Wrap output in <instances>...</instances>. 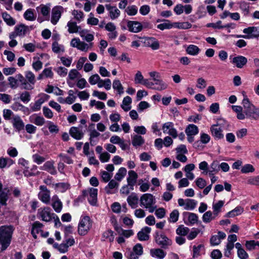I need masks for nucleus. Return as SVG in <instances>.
<instances>
[{
  "instance_id": "29",
  "label": "nucleus",
  "mask_w": 259,
  "mask_h": 259,
  "mask_svg": "<svg viewBox=\"0 0 259 259\" xmlns=\"http://www.w3.org/2000/svg\"><path fill=\"white\" fill-rule=\"evenodd\" d=\"M2 17L4 21L9 26H13L16 24L15 20L7 12L2 13Z\"/></svg>"
},
{
  "instance_id": "13",
  "label": "nucleus",
  "mask_w": 259,
  "mask_h": 259,
  "mask_svg": "<svg viewBox=\"0 0 259 259\" xmlns=\"http://www.w3.org/2000/svg\"><path fill=\"white\" fill-rule=\"evenodd\" d=\"M127 26L131 32L137 33L142 30L141 23L138 21H129Z\"/></svg>"
},
{
  "instance_id": "24",
  "label": "nucleus",
  "mask_w": 259,
  "mask_h": 259,
  "mask_svg": "<svg viewBox=\"0 0 259 259\" xmlns=\"http://www.w3.org/2000/svg\"><path fill=\"white\" fill-rule=\"evenodd\" d=\"M36 10L38 12H40L43 16L46 17L45 20H49L50 12V8L49 7L42 5L37 7Z\"/></svg>"
},
{
  "instance_id": "27",
  "label": "nucleus",
  "mask_w": 259,
  "mask_h": 259,
  "mask_svg": "<svg viewBox=\"0 0 259 259\" xmlns=\"http://www.w3.org/2000/svg\"><path fill=\"white\" fill-rule=\"evenodd\" d=\"M198 127L193 124H190L188 125L185 130L186 134L187 136H194L198 133Z\"/></svg>"
},
{
  "instance_id": "50",
  "label": "nucleus",
  "mask_w": 259,
  "mask_h": 259,
  "mask_svg": "<svg viewBox=\"0 0 259 259\" xmlns=\"http://www.w3.org/2000/svg\"><path fill=\"white\" fill-rule=\"evenodd\" d=\"M255 170V168L252 165L250 164H246L241 167V171L243 174L248 172H253Z\"/></svg>"
},
{
  "instance_id": "60",
  "label": "nucleus",
  "mask_w": 259,
  "mask_h": 259,
  "mask_svg": "<svg viewBox=\"0 0 259 259\" xmlns=\"http://www.w3.org/2000/svg\"><path fill=\"white\" fill-rule=\"evenodd\" d=\"M100 135V134L95 129L90 131L89 140L91 145L93 146L94 145L93 143V139L99 137Z\"/></svg>"
},
{
  "instance_id": "1",
  "label": "nucleus",
  "mask_w": 259,
  "mask_h": 259,
  "mask_svg": "<svg viewBox=\"0 0 259 259\" xmlns=\"http://www.w3.org/2000/svg\"><path fill=\"white\" fill-rule=\"evenodd\" d=\"M242 94L244 98L242 102L243 106V113L245 118H248L251 119H257L259 118V108H256L249 100L244 91Z\"/></svg>"
},
{
  "instance_id": "34",
  "label": "nucleus",
  "mask_w": 259,
  "mask_h": 259,
  "mask_svg": "<svg viewBox=\"0 0 259 259\" xmlns=\"http://www.w3.org/2000/svg\"><path fill=\"white\" fill-rule=\"evenodd\" d=\"M243 211V208L241 206H238L235 208L233 210L228 212L226 217L228 218L234 217L236 215L241 214Z\"/></svg>"
},
{
  "instance_id": "37",
  "label": "nucleus",
  "mask_w": 259,
  "mask_h": 259,
  "mask_svg": "<svg viewBox=\"0 0 259 259\" xmlns=\"http://www.w3.org/2000/svg\"><path fill=\"white\" fill-rule=\"evenodd\" d=\"M145 142L144 139L141 136L135 135L132 139V144L134 146H141Z\"/></svg>"
},
{
  "instance_id": "18",
  "label": "nucleus",
  "mask_w": 259,
  "mask_h": 259,
  "mask_svg": "<svg viewBox=\"0 0 259 259\" xmlns=\"http://www.w3.org/2000/svg\"><path fill=\"white\" fill-rule=\"evenodd\" d=\"M69 134L76 140H80L83 137L84 133L79 127H72L69 130Z\"/></svg>"
},
{
  "instance_id": "19",
  "label": "nucleus",
  "mask_w": 259,
  "mask_h": 259,
  "mask_svg": "<svg viewBox=\"0 0 259 259\" xmlns=\"http://www.w3.org/2000/svg\"><path fill=\"white\" fill-rule=\"evenodd\" d=\"M247 62L246 58L242 56H238L234 57L232 60L233 63L235 64L236 66L239 68L243 67Z\"/></svg>"
},
{
  "instance_id": "55",
  "label": "nucleus",
  "mask_w": 259,
  "mask_h": 259,
  "mask_svg": "<svg viewBox=\"0 0 259 259\" xmlns=\"http://www.w3.org/2000/svg\"><path fill=\"white\" fill-rule=\"evenodd\" d=\"M33 161L37 164H40L43 163L46 158L38 154H35L32 155Z\"/></svg>"
},
{
  "instance_id": "36",
  "label": "nucleus",
  "mask_w": 259,
  "mask_h": 259,
  "mask_svg": "<svg viewBox=\"0 0 259 259\" xmlns=\"http://www.w3.org/2000/svg\"><path fill=\"white\" fill-rule=\"evenodd\" d=\"M186 51L187 54L195 56L199 53L200 49L197 46L195 45H190L187 47Z\"/></svg>"
},
{
  "instance_id": "61",
  "label": "nucleus",
  "mask_w": 259,
  "mask_h": 259,
  "mask_svg": "<svg viewBox=\"0 0 259 259\" xmlns=\"http://www.w3.org/2000/svg\"><path fill=\"white\" fill-rule=\"evenodd\" d=\"M247 183L250 185L259 186V175L255 177H250L247 180Z\"/></svg>"
},
{
  "instance_id": "46",
  "label": "nucleus",
  "mask_w": 259,
  "mask_h": 259,
  "mask_svg": "<svg viewBox=\"0 0 259 259\" xmlns=\"http://www.w3.org/2000/svg\"><path fill=\"white\" fill-rule=\"evenodd\" d=\"M118 183H117L114 180H111L108 183V185L105 188V190L107 194L111 193V189H113L117 187Z\"/></svg>"
},
{
  "instance_id": "22",
  "label": "nucleus",
  "mask_w": 259,
  "mask_h": 259,
  "mask_svg": "<svg viewBox=\"0 0 259 259\" xmlns=\"http://www.w3.org/2000/svg\"><path fill=\"white\" fill-rule=\"evenodd\" d=\"M98 190L95 188H91L89 190V197L88 200L90 203L94 205L96 204L97 200Z\"/></svg>"
},
{
  "instance_id": "41",
  "label": "nucleus",
  "mask_w": 259,
  "mask_h": 259,
  "mask_svg": "<svg viewBox=\"0 0 259 259\" xmlns=\"http://www.w3.org/2000/svg\"><path fill=\"white\" fill-rule=\"evenodd\" d=\"M150 253L152 256L155 255L160 259L163 258L166 255L164 251L160 248L151 249Z\"/></svg>"
},
{
  "instance_id": "31",
  "label": "nucleus",
  "mask_w": 259,
  "mask_h": 259,
  "mask_svg": "<svg viewBox=\"0 0 259 259\" xmlns=\"http://www.w3.org/2000/svg\"><path fill=\"white\" fill-rule=\"evenodd\" d=\"M220 170V164L217 160H214L210 165V169L208 173L210 176H212L214 174L217 173Z\"/></svg>"
},
{
  "instance_id": "16",
  "label": "nucleus",
  "mask_w": 259,
  "mask_h": 259,
  "mask_svg": "<svg viewBox=\"0 0 259 259\" xmlns=\"http://www.w3.org/2000/svg\"><path fill=\"white\" fill-rule=\"evenodd\" d=\"M137 178L138 175L135 171L130 170L128 171V177L127 178V182L132 190H134V186L136 184Z\"/></svg>"
},
{
  "instance_id": "11",
  "label": "nucleus",
  "mask_w": 259,
  "mask_h": 259,
  "mask_svg": "<svg viewBox=\"0 0 259 259\" xmlns=\"http://www.w3.org/2000/svg\"><path fill=\"white\" fill-rule=\"evenodd\" d=\"M135 82L136 83H141L148 88H152L153 83L148 79H144L142 73L138 71L135 77Z\"/></svg>"
},
{
  "instance_id": "44",
  "label": "nucleus",
  "mask_w": 259,
  "mask_h": 259,
  "mask_svg": "<svg viewBox=\"0 0 259 259\" xmlns=\"http://www.w3.org/2000/svg\"><path fill=\"white\" fill-rule=\"evenodd\" d=\"M24 17L26 20L30 21L35 20L36 18V16L33 13V10L31 9H29L25 12Z\"/></svg>"
},
{
  "instance_id": "3",
  "label": "nucleus",
  "mask_w": 259,
  "mask_h": 259,
  "mask_svg": "<svg viewBox=\"0 0 259 259\" xmlns=\"http://www.w3.org/2000/svg\"><path fill=\"white\" fill-rule=\"evenodd\" d=\"M140 205L145 208H148L150 212L152 213L155 210L156 207L153 205L155 203L154 196L149 193L142 195L140 198Z\"/></svg>"
},
{
  "instance_id": "28",
  "label": "nucleus",
  "mask_w": 259,
  "mask_h": 259,
  "mask_svg": "<svg viewBox=\"0 0 259 259\" xmlns=\"http://www.w3.org/2000/svg\"><path fill=\"white\" fill-rule=\"evenodd\" d=\"M16 77L17 81H19L21 84L23 85V89L26 90H31L33 89V87L27 82L26 79L22 74H18L16 76Z\"/></svg>"
},
{
  "instance_id": "52",
  "label": "nucleus",
  "mask_w": 259,
  "mask_h": 259,
  "mask_svg": "<svg viewBox=\"0 0 259 259\" xmlns=\"http://www.w3.org/2000/svg\"><path fill=\"white\" fill-rule=\"evenodd\" d=\"M103 237L105 239L108 240L111 242L114 240L113 232L110 230H107L104 232L103 234Z\"/></svg>"
},
{
  "instance_id": "48",
  "label": "nucleus",
  "mask_w": 259,
  "mask_h": 259,
  "mask_svg": "<svg viewBox=\"0 0 259 259\" xmlns=\"http://www.w3.org/2000/svg\"><path fill=\"white\" fill-rule=\"evenodd\" d=\"M126 174V169L124 167H121L115 176V179L120 181Z\"/></svg>"
},
{
  "instance_id": "14",
  "label": "nucleus",
  "mask_w": 259,
  "mask_h": 259,
  "mask_svg": "<svg viewBox=\"0 0 259 259\" xmlns=\"http://www.w3.org/2000/svg\"><path fill=\"white\" fill-rule=\"evenodd\" d=\"M49 96L48 95L44 94L39 99L36 100L33 106H31V109L32 111H37L40 109L41 106L45 101L48 100Z\"/></svg>"
},
{
  "instance_id": "7",
  "label": "nucleus",
  "mask_w": 259,
  "mask_h": 259,
  "mask_svg": "<svg viewBox=\"0 0 259 259\" xmlns=\"http://www.w3.org/2000/svg\"><path fill=\"white\" fill-rule=\"evenodd\" d=\"M155 241L158 245L163 248H166L171 244V241L164 234H159L158 232L156 233Z\"/></svg>"
},
{
  "instance_id": "25",
  "label": "nucleus",
  "mask_w": 259,
  "mask_h": 259,
  "mask_svg": "<svg viewBox=\"0 0 259 259\" xmlns=\"http://www.w3.org/2000/svg\"><path fill=\"white\" fill-rule=\"evenodd\" d=\"M139 198L136 194L133 193L130 195L127 198V201L128 204L133 208L137 207L138 203Z\"/></svg>"
},
{
  "instance_id": "23",
  "label": "nucleus",
  "mask_w": 259,
  "mask_h": 259,
  "mask_svg": "<svg viewBox=\"0 0 259 259\" xmlns=\"http://www.w3.org/2000/svg\"><path fill=\"white\" fill-rule=\"evenodd\" d=\"M52 206L55 211L57 212H60L62 208V203L57 195H55L52 198Z\"/></svg>"
},
{
  "instance_id": "32",
  "label": "nucleus",
  "mask_w": 259,
  "mask_h": 259,
  "mask_svg": "<svg viewBox=\"0 0 259 259\" xmlns=\"http://www.w3.org/2000/svg\"><path fill=\"white\" fill-rule=\"evenodd\" d=\"M162 23L157 25V28L161 30L164 29H169L173 27V23H171L169 20L166 19L162 20Z\"/></svg>"
},
{
  "instance_id": "43",
  "label": "nucleus",
  "mask_w": 259,
  "mask_h": 259,
  "mask_svg": "<svg viewBox=\"0 0 259 259\" xmlns=\"http://www.w3.org/2000/svg\"><path fill=\"white\" fill-rule=\"evenodd\" d=\"M191 26L192 25L188 22L173 23V27L179 29H186L190 28Z\"/></svg>"
},
{
  "instance_id": "59",
  "label": "nucleus",
  "mask_w": 259,
  "mask_h": 259,
  "mask_svg": "<svg viewBox=\"0 0 259 259\" xmlns=\"http://www.w3.org/2000/svg\"><path fill=\"white\" fill-rule=\"evenodd\" d=\"M133 251L139 256L141 255L143 253L142 245L140 243L137 244L133 247Z\"/></svg>"
},
{
  "instance_id": "45",
  "label": "nucleus",
  "mask_w": 259,
  "mask_h": 259,
  "mask_svg": "<svg viewBox=\"0 0 259 259\" xmlns=\"http://www.w3.org/2000/svg\"><path fill=\"white\" fill-rule=\"evenodd\" d=\"M211 211H207L205 212L202 217V220L204 223H209L212 220L215 219V217L213 215Z\"/></svg>"
},
{
  "instance_id": "5",
  "label": "nucleus",
  "mask_w": 259,
  "mask_h": 259,
  "mask_svg": "<svg viewBox=\"0 0 259 259\" xmlns=\"http://www.w3.org/2000/svg\"><path fill=\"white\" fill-rule=\"evenodd\" d=\"M243 32L247 35H236L235 36L237 38L242 37L246 39L257 38L259 37V31L256 27L251 26L244 28Z\"/></svg>"
},
{
  "instance_id": "21",
  "label": "nucleus",
  "mask_w": 259,
  "mask_h": 259,
  "mask_svg": "<svg viewBox=\"0 0 259 259\" xmlns=\"http://www.w3.org/2000/svg\"><path fill=\"white\" fill-rule=\"evenodd\" d=\"M15 30L17 32V34L19 36H24L29 32V27L23 24L17 25L15 27Z\"/></svg>"
},
{
  "instance_id": "30",
  "label": "nucleus",
  "mask_w": 259,
  "mask_h": 259,
  "mask_svg": "<svg viewBox=\"0 0 259 259\" xmlns=\"http://www.w3.org/2000/svg\"><path fill=\"white\" fill-rule=\"evenodd\" d=\"M3 185L0 183V207L1 206L6 205L7 201L8 199V196L7 192L2 191Z\"/></svg>"
},
{
  "instance_id": "4",
  "label": "nucleus",
  "mask_w": 259,
  "mask_h": 259,
  "mask_svg": "<svg viewBox=\"0 0 259 259\" xmlns=\"http://www.w3.org/2000/svg\"><path fill=\"white\" fill-rule=\"evenodd\" d=\"M92 226V221L88 216L83 217L80 221L78 226V232L80 235H86Z\"/></svg>"
},
{
  "instance_id": "26",
  "label": "nucleus",
  "mask_w": 259,
  "mask_h": 259,
  "mask_svg": "<svg viewBox=\"0 0 259 259\" xmlns=\"http://www.w3.org/2000/svg\"><path fill=\"white\" fill-rule=\"evenodd\" d=\"M232 108L233 110L237 113V118L239 120H243L245 119V115L243 113V106L232 105Z\"/></svg>"
},
{
  "instance_id": "54",
  "label": "nucleus",
  "mask_w": 259,
  "mask_h": 259,
  "mask_svg": "<svg viewBox=\"0 0 259 259\" xmlns=\"http://www.w3.org/2000/svg\"><path fill=\"white\" fill-rule=\"evenodd\" d=\"M240 8L242 10L243 14L245 16H246L249 14V6L246 2H241L240 3Z\"/></svg>"
},
{
  "instance_id": "8",
  "label": "nucleus",
  "mask_w": 259,
  "mask_h": 259,
  "mask_svg": "<svg viewBox=\"0 0 259 259\" xmlns=\"http://www.w3.org/2000/svg\"><path fill=\"white\" fill-rule=\"evenodd\" d=\"M64 11V8L60 6H56L52 10L51 22L54 25L57 24L60 19L61 14Z\"/></svg>"
},
{
  "instance_id": "33",
  "label": "nucleus",
  "mask_w": 259,
  "mask_h": 259,
  "mask_svg": "<svg viewBox=\"0 0 259 259\" xmlns=\"http://www.w3.org/2000/svg\"><path fill=\"white\" fill-rule=\"evenodd\" d=\"M97 83L99 88L104 87L105 89L107 90H109L111 89V82L108 78L105 80H103L100 78Z\"/></svg>"
},
{
  "instance_id": "57",
  "label": "nucleus",
  "mask_w": 259,
  "mask_h": 259,
  "mask_svg": "<svg viewBox=\"0 0 259 259\" xmlns=\"http://www.w3.org/2000/svg\"><path fill=\"white\" fill-rule=\"evenodd\" d=\"M25 77L26 79L28 80L30 83L34 84L35 81V75L31 71H26L25 72Z\"/></svg>"
},
{
  "instance_id": "12",
  "label": "nucleus",
  "mask_w": 259,
  "mask_h": 259,
  "mask_svg": "<svg viewBox=\"0 0 259 259\" xmlns=\"http://www.w3.org/2000/svg\"><path fill=\"white\" fill-rule=\"evenodd\" d=\"M40 169L42 170L47 171L52 175L57 174V170L54 166V161L53 160L46 162L43 166L40 167Z\"/></svg>"
},
{
  "instance_id": "47",
  "label": "nucleus",
  "mask_w": 259,
  "mask_h": 259,
  "mask_svg": "<svg viewBox=\"0 0 259 259\" xmlns=\"http://www.w3.org/2000/svg\"><path fill=\"white\" fill-rule=\"evenodd\" d=\"M246 247L248 250H253L255 249L256 246L259 247V241L255 240L247 241L245 243Z\"/></svg>"
},
{
  "instance_id": "2",
  "label": "nucleus",
  "mask_w": 259,
  "mask_h": 259,
  "mask_svg": "<svg viewBox=\"0 0 259 259\" xmlns=\"http://www.w3.org/2000/svg\"><path fill=\"white\" fill-rule=\"evenodd\" d=\"M14 228L12 225L0 227V245L1 251L6 250L10 245Z\"/></svg>"
},
{
  "instance_id": "15",
  "label": "nucleus",
  "mask_w": 259,
  "mask_h": 259,
  "mask_svg": "<svg viewBox=\"0 0 259 259\" xmlns=\"http://www.w3.org/2000/svg\"><path fill=\"white\" fill-rule=\"evenodd\" d=\"M210 132L212 136L218 139H222L224 138L223 128L218 125H212L210 127Z\"/></svg>"
},
{
  "instance_id": "42",
  "label": "nucleus",
  "mask_w": 259,
  "mask_h": 259,
  "mask_svg": "<svg viewBox=\"0 0 259 259\" xmlns=\"http://www.w3.org/2000/svg\"><path fill=\"white\" fill-rule=\"evenodd\" d=\"M14 161L12 159L9 158H0V168H3L7 166H10L13 164Z\"/></svg>"
},
{
  "instance_id": "56",
  "label": "nucleus",
  "mask_w": 259,
  "mask_h": 259,
  "mask_svg": "<svg viewBox=\"0 0 259 259\" xmlns=\"http://www.w3.org/2000/svg\"><path fill=\"white\" fill-rule=\"evenodd\" d=\"M179 212L178 210H174L170 214L169 221L170 222L175 223L178 220Z\"/></svg>"
},
{
  "instance_id": "49",
  "label": "nucleus",
  "mask_w": 259,
  "mask_h": 259,
  "mask_svg": "<svg viewBox=\"0 0 259 259\" xmlns=\"http://www.w3.org/2000/svg\"><path fill=\"white\" fill-rule=\"evenodd\" d=\"M113 88L117 91L119 94L123 93V88L119 80H115L113 82Z\"/></svg>"
},
{
  "instance_id": "9",
  "label": "nucleus",
  "mask_w": 259,
  "mask_h": 259,
  "mask_svg": "<svg viewBox=\"0 0 259 259\" xmlns=\"http://www.w3.org/2000/svg\"><path fill=\"white\" fill-rule=\"evenodd\" d=\"M11 123L16 132H20L24 129L25 124L21 117L18 115H13Z\"/></svg>"
},
{
  "instance_id": "51",
  "label": "nucleus",
  "mask_w": 259,
  "mask_h": 259,
  "mask_svg": "<svg viewBox=\"0 0 259 259\" xmlns=\"http://www.w3.org/2000/svg\"><path fill=\"white\" fill-rule=\"evenodd\" d=\"M196 205V202L193 199H187L186 201V204L185 209L186 210H192Z\"/></svg>"
},
{
  "instance_id": "64",
  "label": "nucleus",
  "mask_w": 259,
  "mask_h": 259,
  "mask_svg": "<svg viewBox=\"0 0 259 259\" xmlns=\"http://www.w3.org/2000/svg\"><path fill=\"white\" fill-rule=\"evenodd\" d=\"M93 96L97 97L99 99L103 100H105L107 99V95L104 92H100L98 91H94L93 94Z\"/></svg>"
},
{
  "instance_id": "40",
  "label": "nucleus",
  "mask_w": 259,
  "mask_h": 259,
  "mask_svg": "<svg viewBox=\"0 0 259 259\" xmlns=\"http://www.w3.org/2000/svg\"><path fill=\"white\" fill-rule=\"evenodd\" d=\"M93 46V43L92 42L87 44L80 40L77 49L81 51L87 52L89 50H91Z\"/></svg>"
},
{
  "instance_id": "62",
  "label": "nucleus",
  "mask_w": 259,
  "mask_h": 259,
  "mask_svg": "<svg viewBox=\"0 0 259 259\" xmlns=\"http://www.w3.org/2000/svg\"><path fill=\"white\" fill-rule=\"evenodd\" d=\"M20 100L23 102H28L30 100V95L28 92H24L21 94Z\"/></svg>"
},
{
  "instance_id": "20",
  "label": "nucleus",
  "mask_w": 259,
  "mask_h": 259,
  "mask_svg": "<svg viewBox=\"0 0 259 259\" xmlns=\"http://www.w3.org/2000/svg\"><path fill=\"white\" fill-rule=\"evenodd\" d=\"M153 83L152 88L151 89L156 90L157 91H163L167 89V85L161 79H160L155 81H151Z\"/></svg>"
},
{
  "instance_id": "17",
  "label": "nucleus",
  "mask_w": 259,
  "mask_h": 259,
  "mask_svg": "<svg viewBox=\"0 0 259 259\" xmlns=\"http://www.w3.org/2000/svg\"><path fill=\"white\" fill-rule=\"evenodd\" d=\"M105 7L106 9L109 11V16L111 19H115L119 16L120 12L115 6L106 5Z\"/></svg>"
},
{
  "instance_id": "53",
  "label": "nucleus",
  "mask_w": 259,
  "mask_h": 259,
  "mask_svg": "<svg viewBox=\"0 0 259 259\" xmlns=\"http://www.w3.org/2000/svg\"><path fill=\"white\" fill-rule=\"evenodd\" d=\"M189 231V229L187 227L182 225L179 226L176 230V232L178 235L182 236L186 235Z\"/></svg>"
},
{
  "instance_id": "39",
  "label": "nucleus",
  "mask_w": 259,
  "mask_h": 259,
  "mask_svg": "<svg viewBox=\"0 0 259 259\" xmlns=\"http://www.w3.org/2000/svg\"><path fill=\"white\" fill-rule=\"evenodd\" d=\"M67 26L68 27V32L70 33L77 32L80 29V26H78L76 23L74 22H68Z\"/></svg>"
},
{
  "instance_id": "10",
  "label": "nucleus",
  "mask_w": 259,
  "mask_h": 259,
  "mask_svg": "<svg viewBox=\"0 0 259 259\" xmlns=\"http://www.w3.org/2000/svg\"><path fill=\"white\" fill-rule=\"evenodd\" d=\"M40 191L38 193V198L43 202L48 204L50 201V191L45 186H40L39 187Z\"/></svg>"
},
{
  "instance_id": "58",
  "label": "nucleus",
  "mask_w": 259,
  "mask_h": 259,
  "mask_svg": "<svg viewBox=\"0 0 259 259\" xmlns=\"http://www.w3.org/2000/svg\"><path fill=\"white\" fill-rule=\"evenodd\" d=\"M125 11L128 15L134 16L137 13L138 9L135 6H132L128 7Z\"/></svg>"
},
{
  "instance_id": "35",
  "label": "nucleus",
  "mask_w": 259,
  "mask_h": 259,
  "mask_svg": "<svg viewBox=\"0 0 259 259\" xmlns=\"http://www.w3.org/2000/svg\"><path fill=\"white\" fill-rule=\"evenodd\" d=\"M224 204V202L222 200H220L217 203H213L212 208L214 215L217 216L221 212V208L223 207Z\"/></svg>"
},
{
  "instance_id": "63",
  "label": "nucleus",
  "mask_w": 259,
  "mask_h": 259,
  "mask_svg": "<svg viewBox=\"0 0 259 259\" xmlns=\"http://www.w3.org/2000/svg\"><path fill=\"white\" fill-rule=\"evenodd\" d=\"M13 112L10 109H4L3 110V116L6 120L12 119L11 116H13Z\"/></svg>"
},
{
  "instance_id": "38",
  "label": "nucleus",
  "mask_w": 259,
  "mask_h": 259,
  "mask_svg": "<svg viewBox=\"0 0 259 259\" xmlns=\"http://www.w3.org/2000/svg\"><path fill=\"white\" fill-rule=\"evenodd\" d=\"M147 45L153 50H157L159 48V44L158 41L156 40L153 37H148L146 38Z\"/></svg>"
},
{
  "instance_id": "6",
  "label": "nucleus",
  "mask_w": 259,
  "mask_h": 259,
  "mask_svg": "<svg viewBox=\"0 0 259 259\" xmlns=\"http://www.w3.org/2000/svg\"><path fill=\"white\" fill-rule=\"evenodd\" d=\"M54 214L51 212L50 207H46L38 209L37 217L43 221L50 222L53 219Z\"/></svg>"
}]
</instances>
